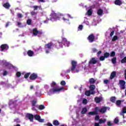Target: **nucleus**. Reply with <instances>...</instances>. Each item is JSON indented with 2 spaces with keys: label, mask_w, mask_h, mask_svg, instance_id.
<instances>
[{
  "label": "nucleus",
  "mask_w": 126,
  "mask_h": 126,
  "mask_svg": "<svg viewBox=\"0 0 126 126\" xmlns=\"http://www.w3.org/2000/svg\"><path fill=\"white\" fill-rule=\"evenodd\" d=\"M66 17H69V18H72L71 16H70L69 14H67L66 16L64 15L62 13H59L57 14L55 12V11H52L50 16V20H51V21L54 22L62 19L64 22H66L68 23V24H70V23H69V19L68 18H66Z\"/></svg>",
  "instance_id": "obj_1"
},
{
  "label": "nucleus",
  "mask_w": 126,
  "mask_h": 126,
  "mask_svg": "<svg viewBox=\"0 0 126 126\" xmlns=\"http://www.w3.org/2000/svg\"><path fill=\"white\" fill-rule=\"evenodd\" d=\"M51 86L52 89L48 92V95H52V94H54V93H58V92H60L63 90V87L59 88L57 86V83L54 81L51 83Z\"/></svg>",
  "instance_id": "obj_2"
},
{
  "label": "nucleus",
  "mask_w": 126,
  "mask_h": 126,
  "mask_svg": "<svg viewBox=\"0 0 126 126\" xmlns=\"http://www.w3.org/2000/svg\"><path fill=\"white\" fill-rule=\"evenodd\" d=\"M54 44L52 42L48 43L45 45V50L46 54H49L51 50L54 48Z\"/></svg>",
  "instance_id": "obj_3"
},
{
  "label": "nucleus",
  "mask_w": 126,
  "mask_h": 126,
  "mask_svg": "<svg viewBox=\"0 0 126 126\" xmlns=\"http://www.w3.org/2000/svg\"><path fill=\"white\" fill-rule=\"evenodd\" d=\"M72 67L71 68V70L73 73H75V72H78L79 70L76 69L75 67H76L77 63L74 61H72L71 62Z\"/></svg>",
  "instance_id": "obj_4"
},
{
  "label": "nucleus",
  "mask_w": 126,
  "mask_h": 126,
  "mask_svg": "<svg viewBox=\"0 0 126 126\" xmlns=\"http://www.w3.org/2000/svg\"><path fill=\"white\" fill-rule=\"evenodd\" d=\"M109 109L108 107H102L100 109H99V107H96L95 108V112H100V113H105L106 111H107V109Z\"/></svg>",
  "instance_id": "obj_5"
},
{
  "label": "nucleus",
  "mask_w": 126,
  "mask_h": 126,
  "mask_svg": "<svg viewBox=\"0 0 126 126\" xmlns=\"http://www.w3.org/2000/svg\"><path fill=\"white\" fill-rule=\"evenodd\" d=\"M3 64L5 65V66H6L7 68H9V69H12L14 68V67L11 64L7 62L6 61H3Z\"/></svg>",
  "instance_id": "obj_6"
},
{
  "label": "nucleus",
  "mask_w": 126,
  "mask_h": 126,
  "mask_svg": "<svg viewBox=\"0 0 126 126\" xmlns=\"http://www.w3.org/2000/svg\"><path fill=\"white\" fill-rule=\"evenodd\" d=\"M62 43H63L64 46H65V47H69V41H67V39L65 38V37H63L62 38Z\"/></svg>",
  "instance_id": "obj_7"
},
{
  "label": "nucleus",
  "mask_w": 126,
  "mask_h": 126,
  "mask_svg": "<svg viewBox=\"0 0 126 126\" xmlns=\"http://www.w3.org/2000/svg\"><path fill=\"white\" fill-rule=\"evenodd\" d=\"M120 87L121 89H126V81L124 80H120L119 81Z\"/></svg>",
  "instance_id": "obj_8"
},
{
  "label": "nucleus",
  "mask_w": 126,
  "mask_h": 126,
  "mask_svg": "<svg viewBox=\"0 0 126 126\" xmlns=\"http://www.w3.org/2000/svg\"><path fill=\"white\" fill-rule=\"evenodd\" d=\"M0 47L1 52H5V51L8 50V45L7 44H2L1 45Z\"/></svg>",
  "instance_id": "obj_9"
},
{
  "label": "nucleus",
  "mask_w": 126,
  "mask_h": 126,
  "mask_svg": "<svg viewBox=\"0 0 126 126\" xmlns=\"http://www.w3.org/2000/svg\"><path fill=\"white\" fill-rule=\"evenodd\" d=\"M34 119L36 120V121H38V122H39V123H43L44 119H41V117L39 116V115H35L34 116Z\"/></svg>",
  "instance_id": "obj_10"
},
{
  "label": "nucleus",
  "mask_w": 126,
  "mask_h": 126,
  "mask_svg": "<svg viewBox=\"0 0 126 126\" xmlns=\"http://www.w3.org/2000/svg\"><path fill=\"white\" fill-rule=\"evenodd\" d=\"M26 117L29 120H30V122H33V120L34 119V116L31 114L28 113L26 115Z\"/></svg>",
  "instance_id": "obj_11"
},
{
  "label": "nucleus",
  "mask_w": 126,
  "mask_h": 126,
  "mask_svg": "<svg viewBox=\"0 0 126 126\" xmlns=\"http://www.w3.org/2000/svg\"><path fill=\"white\" fill-rule=\"evenodd\" d=\"M1 85H4L7 88H13V87L9 84H7L4 82H1L0 83Z\"/></svg>",
  "instance_id": "obj_12"
},
{
  "label": "nucleus",
  "mask_w": 126,
  "mask_h": 126,
  "mask_svg": "<svg viewBox=\"0 0 126 126\" xmlns=\"http://www.w3.org/2000/svg\"><path fill=\"white\" fill-rule=\"evenodd\" d=\"M32 33L34 36H37V35H39V34H42V32L37 30V29H33L32 30Z\"/></svg>",
  "instance_id": "obj_13"
},
{
  "label": "nucleus",
  "mask_w": 126,
  "mask_h": 126,
  "mask_svg": "<svg viewBox=\"0 0 126 126\" xmlns=\"http://www.w3.org/2000/svg\"><path fill=\"white\" fill-rule=\"evenodd\" d=\"M94 35L93 34H91L88 37V40L90 43H92V42H94Z\"/></svg>",
  "instance_id": "obj_14"
},
{
  "label": "nucleus",
  "mask_w": 126,
  "mask_h": 126,
  "mask_svg": "<svg viewBox=\"0 0 126 126\" xmlns=\"http://www.w3.org/2000/svg\"><path fill=\"white\" fill-rule=\"evenodd\" d=\"M95 94V92H94V91H92V90L87 91L85 92V95H86V96H90L91 94Z\"/></svg>",
  "instance_id": "obj_15"
},
{
  "label": "nucleus",
  "mask_w": 126,
  "mask_h": 126,
  "mask_svg": "<svg viewBox=\"0 0 126 126\" xmlns=\"http://www.w3.org/2000/svg\"><path fill=\"white\" fill-rule=\"evenodd\" d=\"M37 77V74L33 73L30 76V79H31V80H35V79H36Z\"/></svg>",
  "instance_id": "obj_16"
},
{
  "label": "nucleus",
  "mask_w": 126,
  "mask_h": 126,
  "mask_svg": "<svg viewBox=\"0 0 126 126\" xmlns=\"http://www.w3.org/2000/svg\"><path fill=\"white\" fill-rule=\"evenodd\" d=\"M103 99V98L102 97H96L94 99L95 102L96 103H100L101 101Z\"/></svg>",
  "instance_id": "obj_17"
},
{
  "label": "nucleus",
  "mask_w": 126,
  "mask_h": 126,
  "mask_svg": "<svg viewBox=\"0 0 126 126\" xmlns=\"http://www.w3.org/2000/svg\"><path fill=\"white\" fill-rule=\"evenodd\" d=\"M96 63H97V60H96L95 58H92L89 62V64H91V63H93L94 64H95Z\"/></svg>",
  "instance_id": "obj_18"
},
{
  "label": "nucleus",
  "mask_w": 126,
  "mask_h": 126,
  "mask_svg": "<svg viewBox=\"0 0 126 126\" xmlns=\"http://www.w3.org/2000/svg\"><path fill=\"white\" fill-rule=\"evenodd\" d=\"M27 54L29 57H33V56L34 55V52L31 50H29L27 52Z\"/></svg>",
  "instance_id": "obj_19"
},
{
  "label": "nucleus",
  "mask_w": 126,
  "mask_h": 126,
  "mask_svg": "<svg viewBox=\"0 0 126 126\" xmlns=\"http://www.w3.org/2000/svg\"><path fill=\"white\" fill-rule=\"evenodd\" d=\"M124 114H126V107H123V109H122V112L120 113V115L121 116H123V118H125Z\"/></svg>",
  "instance_id": "obj_20"
},
{
  "label": "nucleus",
  "mask_w": 126,
  "mask_h": 126,
  "mask_svg": "<svg viewBox=\"0 0 126 126\" xmlns=\"http://www.w3.org/2000/svg\"><path fill=\"white\" fill-rule=\"evenodd\" d=\"M3 6L5 7V8H7V9H8V8L10 7V4H9V3L6 2L4 3Z\"/></svg>",
  "instance_id": "obj_21"
},
{
  "label": "nucleus",
  "mask_w": 126,
  "mask_h": 126,
  "mask_svg": "<svg viewBox=\"0 0 126 126\" xmlns=\"http://www.w3.org/2000/svg\"><path fill=\"white\" fill-rule=\"evenodd\" d=\"M35 95H36L37 97H41V91L37 90L35 92Z\"/></svg>",
  "instance_id": "obj_22"
},
{
  "label": "nucleus",
  "mask_w": 126,
  "mask_h": 126,
  "mask_svg": "<svg viewBox=\"0 0 126 126\" xmlns=\"http://www.w3.org/2000/svg\"><path fill=\"white\" fill-rule=\"evenodd\" d=\"M98 112L95 111H92V112H90L88 114V116H93L94 115H97V113Z\"/></svg>",
  "instance_id": "obj_23"
},
{
  "label": "nucleus",
  "mask_w": 126,
  "mask_h": 126,
  "mask_svg": "<svg viewBox=\"0 0 126 126\" xmlns=\"http://www.w3.org/2000/svg\"><path fill=\"white\" fill-rule=\"evenodd\" d=\"M116 100H117V97L115 96H112L110 97V101L112 103H115V102H116Z\"/></svg>",
  "instance_id": "obj_24"
},
{
  "label": "nucleus",
  "mask_w": 126,
  "mask_h": 126,
  "mask_svg": "<svg viewBox=\"0 0 126 126\" xmlns=\"http://www.w3.org/2000/svg\"><path fill=\"white\" fill-rule=\"evenodd\" d=\"M115 4L117 5H121V4H122V1L120 0H116L115 1Z\"/></svg>",
  "instance_id": "obj_25"
},
{
  "label": "nucleus",
  "mask_w": 126,
  "mask_h": 126,
  "mask_svg": "<svg viewBox=\"0 0 126 126\" xmlns=\"http://www.w3.org/2000/svg\"><path fill=\"white\" fill-rule=\"evenodd\" d=\"M125 101V100H118L116 101V105L117 106H121V104L122 103V102H124Z\"/></svg>",
  "instance_id": "obj_26"
},
{
  "label": "nucleus",
  "mask_w": 126,
  "mask_h": 126,
  "mask_svg": "<svg viewBox=\"0 0 126 126\" xmlns=\"http://www.w3.org/2000/svg\"><path fill=\"white\" fill-rule=\"evenodd\" d=\"M87 112V108H86V107H84L82 109L81 114H86Z\"/></svg>",
  "instance_id": "obj_27"
},
{
  "label": "nucleus",
  "mask_w": 126,
  "mask_h": 126,
  "mask_svg": "<svg viewBox=\"0 0 126 126\" xmlns=\"http://www.w3.org/2000/svg\"><path fill=\"white\" fill-rule=\"evenodd\" d=\"M86 15L89 16L92 15V10L91 9H90L89 10H88Z\"/></svg>",
  "instance_id": "obj_28"
},
{
  "label": "nucleus",
  "mask_w": 126,
  "mask_h": 126,
  "mask_svg": "<svg viewBox=\"0 0 126 126\" xmlns=\"http://www.w3.org/2000/svg\"><path fill=\"white\" fill-rule=\"evenodd\" d=\"M115 76H116V72L113 71L110 75V79H113Z\"/></svg>",
  "instance_id": "obj_29"
},
{
  "label": "nucleus",
  "mask_w": 126,
  "mask_h": 126,
  "mask_svg": "<svg viewBox=\"0 0 126 126\" xmlns=\"http://www.w3.org/2000/svg\"><path fill=\"white\" fill-rule=\"evenodd\" d=\"M97 14L98 15H102L103 14V10L99 9L97 11Z\"/></svg>",
  "instance_id": "obj_30"
},
{
  "label": "nucleus",
  "mask_w": 126,
  "mask_h": 126,
  "mask_svg": "<svg viewBox=\"0 0 126 126\" xmlns=\"http://www.w3.org/2000/svg\"><path fill=\"white\" fill-rule=\"evenodd\" d=\"M84 23L86 24V25H89V21H88L87 18H85V20L84 21Z\"/></svg>",
  "instance_id": "obj_31"
},
{
  "label": "nucleus",
  "mask_w": 126,
  "mask_h": 126,
  "mask_svg": "<svg viewBox=\"0 0 126 126\" xmlns=\"http://www.w3.org/2000/svg\"><path fill=\"white\" fill-rule=\"evenodd\" d=\"M117 62V57H113V59H112V63L113 64L116 63Z\"/></svg>",
  "instance_id": "obj_32"
},
{
  "label": "nucleus",
  "mask_w": 126,
  "mask_h": 126,
  "mask_svg": "<svg viewBox=\"0 0 126 126\" xmlns=\"http://www.w3.org/2000/svg\"><path fill=\"white\" fill-rule=\"evenodd\" d=\"M53 125H54V126H59V125H60V123H59L58 121L55 120L53 121Z\"/></svg>",
  "instance_id": "obj_33"
},
{
  "label": "nucleus",
  "mask_w": 126,
  "mask_h": 126,
  "mask_svg": "<svg viewBox=\"0 0 126 126\" xmlns=\"http://www.w3.org/2000/svg\"><path fill=\"white\" fill-rule=\"evenodd\" d=\"M38 109L39 110H44V109H45V106H44L43 105H39Z\"/></svg>",
  "instance_id": "obj_34"
},
{
  "label": "nucleus",
  "mask_w": 126,
  "mask_h": 126,
  "mask_svg": "<svg viewBox=\"0 0 126 126\" xmlns=\"http://www.w3.org/2000/svg\"><path fill=\"white\" fill-rule=\"evenodd\" d=\"M106 119H99V124H104V123H105L106 122Z\"/></svg>",
  "instance_id": "obj_35"
},
{
  "label": "nucleus",
  "mask_w": 126,
  "mask_h": 126,
  "mask_svg": "<svg viewBox=\"0 0 126 126\" xmlns=\"http://www.w3.org/2000/svg\"><path fill=\"white\" fill-rule=\"evenodd\" d=\"M90 90H92V91H94V89H95V86L94 85H92L90 86Z\"/></svg>",
  "instance_id": "obj_36"
},
{
  "label": "nucleus",
  "mask_w": 126,
  "mask_h": 126,
  "mask_svg": "<svg viewBox=\"0 0 126 126\" xmlns=\"http://www.w3.org/2000/svg\"><path fill=\"white\" fill-rule=\"evenodd\" d=\"M118 39H119V37H118V36L115 35V36L113 37V38H112V41H116V40H118Z\"/></svg>",
  "instance_id": "obj_37"
},
{
  "label": "nucleus",
  "mask_w": 126,
  "mask_h": 126,
  "mask_svg": "<svg viewBox=\"0 0 126 126\" xmlns=\"http://www.w3.org/2000/svg\"><path fill=\"white\" fill-rule=\"evenodd\" d=\"M97 23H98V22L96 21V20H94L92 23V25H94V26H96Z\"/></svg>",
  "instance_id": "obj_38"
},
{
  "label": "nucleus",
  "mask_w": 126,
  "mask_h": 126,
  "mask_svg": "<svg viewBox=\"0 0 126 126\" xmlns=\"http://www.w3.org/2000/svg\"><path fill=\"white\" fill-rule=\"evenodd\" d=\"M82 29H83V26L82 25H79L78 28V30L79 31H81V30H82Z\"/></svg>",
  "instance_id": "obj_39"
},
{
  "label": "nucleus",
  "mask_w": 126,
  "mask_h": 126,
  "mask_svg": "<svg viewBox=\"0 0 126 126\" xmlns=\"http://www.w3.org/2000/svg\"><path fill=\"white\" fill-rule=\"evenodd\" d=\"M119 117H116L115 119H114V124H118V123H119Z\"/></svg>",
  "instance_id": "obj_40"
},
{
  "label": "nucleus",
  "mask_w": 126,
  "mask_h": 126,
  "mask_svg": "<svg viewBox=\"0 0 126 126\" xmlns=\"http://www.w3.org/2000/svg\"><path fill=\"white\" fill-rule=\"evenodd\" d=\"M90 83H91L92 84H93L95 83V80H94V78H91L90 79Z\"/></svg>",
  "instance_id": "obj_41"
},
{
  "label": "nucleus",
  "mask_w": 126,
  "mask_h": 126,
  "mask_svg": "<svg viewBox=\"0 0 126 126\" xmlns=\"http://www.w3.org/2000/svg\"><path fill=\"white\" fill-rule=\"evenodd\" d=\"M87 103H88V101L86 98H84L83 99V104H84V105H86Z\"/></svg>",
  "instance_id": "obj_42"
},
{
  "label": "nucleus",
  "mask_w": 126,
  "mask_h": 126,
  "mask_svg": "<svg viewBox=\"0 0 126 126\" xmlns=\"http://www.w3.org/2000/svg\"><path fill=\"white\" fill-rule=\"evenodd\" d=\"M104 58H109V57H110V53H104Z\"/></svg>",
  "instance_id": "obj_43"
},
{
  "label": "nucleus",
  "mask_w": 126,
  "mask_h": 126,
  "mask_svg": "<svg viewBox=\"0 0 126 126\" xmlns=\"http://www.w3.org/2000/svg\"><path fill=\"white\" fill-rule=\"evenodd\" d=\"M116 56V53L114 51H112L110 53V57H115Z\"/></svg>",
  "instance_id": "obj_44"
},
{
  "label": "nucleus",
  "mask_w": 126,
  "mask_h": 126,
  "mask_svg": "<svg viewBox=\"0 0 126 126\" xmlns=\"http://www.w3.org/2000/svg\"><path fill=\"white\" fill-rule=\"evenodd\" d=\"M16 75L17 77H20V76H21V72H17Z\"/></svg>",
  "instance_id": "obj_45"
},
{
  "label": "nucleus",
  "mask_w": 126,
  "mask_h": 126,
  "mask_svg": "<svg viewBox=\"0 0 126 126\" xmlns=\"http://www.w3.org/2000/svg\"><path fill=\"white\" fill-rule=\"evenodd\" d=\"M32 21L31 19H29L27 21V23L28 25H31Z\"/></svg>",
  "instance_id": "obj_46"
},
{
  "label": "nucleus",
  "mask_w": 126,
  "mask_h": 126,
  "mask_svg": "<svg viewBox=\"0 0 126 126\" xmlns=\"http://www.w3.org/2000/svg\"><path fill=\"white\" fill-rule=\"evenodd\" d=\"M36 103H37V99H34L32 102V106H35Z\"/></svg>",
  "instance_id": "obj_47"
},
{
  "label": "nucleus",
  "mask_w": 126,
  "mask_h": 126,
  "mask_svg": "<svg viewBox=\"0 0 126 126\" xmlns=\"http://www.w3.org/2000/svg\"><path fill=\"white\" fill-rule=\"evenodd\" d=\"M30 75V73H26L24 75V77H25V78H28V77H29Z\"/></svg>",
  "instance_id": "obj_48"
},
{
  "label": "nucleus",
  "mask_w": 126,
  "mask_h": 126,
  "mask_svg": "<svg viewBox=\"0 0 126 126\" xmlns=\"http://www.w3.org/2000/svg\"><path fill=\"white\" fill-rule=\"evenodd\" d=\"M121 63H126V57H125L122 60Z\"/></svg>",
  "instance_id": "obj_49"
},
{
  "label": "nucleus",
  "mask_w": 126,
  "mask_h": 126,
  "mask_svg": "<svg viewBox=\"0 0 126 126\" xmlns=\"http://www.w3.org/2000/svg\"><path fill=\"white\" fill-rule=\"evenodd\" d=\"M107 126H113V123H112V122H111V121H108L107 122Z\"/></svg>",
  "instance_id": "obj_50"
},
{
  "label": "nucleus",
  "mask_w": 126,
  "mask_h": 126,
  "mask_svg": "<svg viewBox=\"0 0 126 126\" xmlns=\"http://www.w3.org/2000/svg\"><path fill=\"white\" fill-rule=\"evenodd\" d=\"M100 61H104L105 60V57L101 56L99 58Z\"/></svg>",
  "instance_id": "obj_51"
},
{
  "label": "nucleus",
  "mask_w": 126,
  "mask_h": 126,
  "mask_svg": "<svg viewBox=\"0 0 126 126\" xmlns=\"http://www.w3.org/2000/svg\"><path fill=\"white\" fill-rule=\"evenodd\" d=\"M31 14H32V16H35V15H36V14H37V13H36V12L33 11H32V12H31Z\"/></svg>",
  "instance_id": "obj_52"
},
{
  "label": "nucleus",
  "mask_w": 126,
  "mask_h": 126,
  "mask_svg": "<svg viewBox=\"0 0 126 126\" xmlns=\"http://www.w3.org/2000/svg\"><path fill=\"white\" fill-rule=\"evenodd\" d=\"M61 85H65V81H62L61 82Z\"/></svg>",
  "instance_id": "obj_53"
},
{
  "label": "nucleus",
  "mask_w": 126,
  "mask_h": 126,
  "mask_svg": "<svg viewBox=\"0 0 126 126\" xmlns=\"http://www.w3.org/2000/svg\"><path fill=\"white\" fill-rule=\"evenodd\" d=\"M18 26H19L20 27H24L21 23L18 22Z\"/></svg>",
  "instance_id": "obj_54"
},
{
  "label": "nucleus",
  "mask_w": 126,
  "mask_h": 126,
  "mask_svg": "<svg viewBox=\"0 0 126 126\" xmlns=\"http://www.w3.org/2000/svg\"><path fill=\"white\" fill-rule=\"evenodd\" d=\"M99 119H100V117L98 115H97L95 118V121H98V120H99Z\"/></svg>",
  "instance_id": "obj_55"
},
{
  "label": "nucleus",
  "mask_w": 126,
  "mask_h": 126,
  "mask_svg": "<svg viewBox=\"0 0 126 126\" xmlns=\"http://www.w3.org/2000/svg\"><path fill=\"white\" fill-rule=\"evenodd\" d=\"M109 82V80H104V83H105V84H107V83Z\"/></svg>",
  "instance_id": "obj_56"
},
{
  "label": "nucleus",
  "mask_w": 126,
  "mask_h": 126,
  "mask_svg": "<svg viewBox=\"0 0 126 126\" xmlns=\"http://www.w3.org/2000/svg\"><path fill=\"white\" fill-rule=\"evenodd\" d=\"M115 33V32L114 31H112L110 33V36L112 37V36H113L114 35V33Z\"/></svg>",
  "instance_id": "obj_57"
},
{
  "label": "nucleus",
  "mask_w": 126,
  "mask_h": 126,
  "mask_svg": "<svg viewBox=\"0 0 126 126\" xmlns=\"http://www.w3.org/2000/svg\"><path fill=\"white\" fill-rule=\"evenodd\" d=\"M38 7H39V6H33V8L35 10H37V9H38Z\"/></svg>",
  "instance_id": "obj_58"
},
{
  "label": "nucleus",
  "mask_w": 126,
  "mask_h": 126,
  "mask_svg": "<svg viewBox=\"0 0 126 126\" xmlns=\"http://www.w3.org/2000/svg\"><path fill=\"white\" fill-rule=\"evenodd\" d=\"M46 126H53V125L50 123H48L46 124Z\"/></svg>",
  "instance_id": "obj_59"
},
{
  "label": "nucleus",
  "mask_w": 126,
  "mask_h": 126,
  "mask_svg": "<svg viewBox=\"0 0 126 126\" xmlns=\"http://www.w3.org/2000/svg\"><path fill=\"white\" fill-rule=\"evenodd\" d=\"M17 16H18V17H19L20 18H21V17H22V14H18Z\"/></svg>",
  "instance_id": "obj_60"
},
{
  "label": "nucleus",
  "mask_w": 126,
  "mask_h": 126,
  "mask_svg": "<svg viewBox=\"0 0 126 126\" xmlns=\"http://www.w3.org/2000/svg\"><path fill=\"white\" fill-rule=\"evenodd\" d=\"M6 74H7V72L6 71H4V72L3 73V75L5 76V75H6Z\"/></svg>",
  "instance_id": "obj_61"
},
{
  "label": "nucleus",
  "mask_w": 126,
  "mask_h": 126,
  "mask_svg": "<svg viewBox=\"0 0 126 126\" xmlns=\"http://www.w3.org/2000/svg\"><path fill=\"white\" fill-rule=\"evenodd\" d=\"M101 54H102V51H99L97 53L98 56H100V55H101Z\"/></svg>",
  "instance_id": "obj_62"
},
{
  "label": "nucleus",
  "mask_w": 126,
  "mask_h": 126,
  "mask_svg": "<svg viewBox=\"0 0 126 126\" xmlns=\"http://www.w3.org/2000/svg\"><path fill=\"white\" fill-rule=\"evenodd\" d=\"M94 126H100V125H99V123H95Z\"/></svg>",
  "instance_id": "obj_63"
},
{
  "label": "nucleus",
  "mask_w": 126,
  "mask_h": 126,
  "mask_svg": "<svg viewBox=\"0 0 126 126\" xmlns=\"http://www.w3.org/2000/svg\"><path fill=\"white\" fill-rule=\"evenodd\" d=\"M43 22H44V23H45V24H47V23H48V20H46L43 21Z\"/></svg>",
  "instance_id": "obj_64"
}]
</instances>
